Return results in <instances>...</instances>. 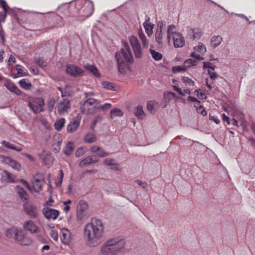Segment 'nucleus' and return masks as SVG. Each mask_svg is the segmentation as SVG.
<instances>
[{
  "mask_svg": "<svg viewBox=\"0 0 255 255\" xmlns=\"http://www.w3.org/2000/svg\"><path fill=\"white\" fill-rule=\"evenodd\" d=\"M3 172L4 173L5 176L7 178V180L9 182H14V177L10 173H9L8 171L4 170L3 171Z\"/></svg>",
  "mask_w": 255,
  "mask_h": 255,
  "instance_id": "50",
  "label": "nucleus"
},
{
  "mask_svg": "<svg viewBox=\"0 0 255 255\" xmlns=\"http://www.w3.org/2000/svg\"><path fill=\"white\" fill-rule=\"evenodd\" d=\"M74 149L73 143L72 142H68L64 149L63 152L67 156H70Z\"/></svg>",
  "mask_w": 255,
  "mask_h": 255,
  "instance_id": "32",
  "label": "nucleus"
},
{
  "mask_svg": "<svg viewBox=\"0 0 255 255\" xmlns=\"http://www.w3.org/2000/svg\"><path fill=\"white\" fill-rule=\"evenodd\" d=\"M18 181L22 184L29 191H31V187L26 180L20 179Z\"/></svg>",
  "mask_w": 255,
  "mask_h": 255,
  "instance_id": "52",
  "label": "nucleus"
},
{
  "mask_svg": "<svg viewBox=\"0 0 255 255\" xmlns=\"http://www.w3.org/2000/svg\"><path fill=\"white\" fill-rule=\"evenodd\" d=\"M0 37L1 39V42L2 44H4L5 39V33L3 29L1 27L0 29Z\"/></svg>",
  "mask_w": 255,
  "mask_h": 255,
  "instance_id": "53",
  "label": "nucleus"
},
{
  "mask_svg": "<svg viewBox=\"0 0 255 255\" xmlns=\"http://www.w3.org/2000/svg\"><path fill=\"white\" fill-rule=\"evenodd\" d=\"M102 85L104 88L105 89L111 90H114V84L108 82L107 81H104L102 82Z\"/></svg>",
  "mask_w": 255,
  "mask_h": 255,
  "instance_id": "47",
  "label": "nucleus"
},
{
  "mask_svg": "<svg viewBox=\"0 0 255 255\" xmlns=\"http://www.w3.org/2000/svg\"><path fill=\"white\" fill-rule=\"evenodd\" d=\"M62 235L60 236L61 242L65 244H68L71 242V234L70 231L65 228L62 229L61 230Z\"/></svg>",
  "mask_w": 255,
  "mask_h": 255,
  "instance_id": "21",
  "label": "nucleus"
},
{
  "mask_svg": "<svg viewBox=\"0 0 255 255\" xmlns=\"http://www.w3.org/2000/svg\"><path fill=\"white\" fill-rule=\"evenodd\" d=\"M198 113L201 114L202 116H205L207 115V112L204 109L203 107H200V108H198L196 109Z\"/></svg>",
  "mask_w": 255,
  "mask_h": 255,
  "instance_id": "59",
  "label": "nucleus"
},
{
  "mask_svg": "<svg viewBox=\"0 0 255 255\" xmlns=\"http://www.w3.org/2000/svg\"><path fill=\"white\" fill-rule=\"evenodd\" d=\"M162 26H158L155 32V40L158 44L162 43Z\"/></svg>",
  "mask_w": 255,
  "mask_h": 255,
  "instance_id": "30",
  "label": "nucleus"
},
{
  "mask_svg": "<svg viewBox=\"0 0 255 255\" xmlns=\"http://www.w3.org/2000/svg\"><path fill=\"white\" fill-rule=\"evenodd\" d=\"M99 162V159H93V158L89 156L83 159L79 163V166L81 167H83L85 166L89 165L92 163H96Z\"/></svg>",
  "mask_w": 255,
  "mask_h": 255,
  "instance_id": "24",
  "label": "nucleus"
},
{
  "mask_svg": "<svg viewBox=\"0 0 255 255\" xmlns=\"http://www.w3.org/2000/svg\"><path fill=\"white\" fill-rule=\"evenodd\" d=\"M66 71L67 74L74 77L82 76L84 72L82 69L74 64H67Z\"/></svg>",
  "mask_w": 255,
  "mask_h": 255,
  "instance_id": "10",
  "label": "nucleus"
},
{
  "mask_svg": "<svg viewBox=\"0 0 255 255\" xmlns=\"http://www.w3.org/2000/svg\"><path fill=\"white\" fill-rule=\"evenodd\" d=\"M182 81L186 85H190V86H194L195 83L191 79H189L186 77H183L182 78Z\"/></svg>",
  "mask_w": 255,
  "mask_h": 255,
  "instance_id": "46",
  "label": "nucleus"
},
{
  "mask_svg": "<svg viewBox=\"0 0 255 255\" xmlns=\"http://www.w3.org/2000/svg\"><path fill=\"white\" fill-rule=\"evenodd\" d=\"M123 115V112L119 109L115 108L111 111V118L113 119L115 117H122Z\"/></svg>",
  "mask_w": 255,
  "mask_h": 255,
  "instance_id": "36",
  "label": "nucleus"
},
{
  "mask_svg": "<svg viewBox=\"0 0 255 255\" xmlns=\"http://www.w3.org/2000/svg\"><path fill=\"white\" fill-rule=\"evenodd\" d=\"M172 39L175 47H182L184 46V38L180 33H175L172 36Z\"/></svg>",
  "mask_w": 255,
  "mask_h": 255,
  "instance_id": "17",
  "label": "nucleus"
},
{
  "mask_svg": "<svg viewBox=\"0 0 255 255\" xmlns=\"http://www.w3.org/2000/svg\"><path fill=\"white\" fill-rule=\"evenodd\" d=\"M191 56L195 58L196 60H198L199 61L203 60L204 59L203 57H201L199 54L196 53L194 52H192L191 53Z\"/></svg>",
  "mask_w": 255,
  "mask_h": 255,
  "instance_id": "55",
  "label": "nucleus"
},
{
  "mask_svg": "<svg viewBox=\"0 0 255 255\" xmlns=\"http://www.w3.org/2000/svg\"><path fill=\"white\" fill-rule=\"evenodd\" d=\"M200 89L195 90L194 91V94L198 97V98L200 99H206V96L203 92H200Z\"/></svg>",
  "mask_w": 255,
  "mask_h": 255,
  "instance_id": "48",
  "label": "nucleus"
},
{
  "mask_svg": "<svg viewBox=\"0 0 255 255\" xmlns=\"http://www.w3.org/2000/svg\"><path fill=\"white\" fill-rule=\"evenodd\" d=\"M30 70L35 75L37 74L39 72L38 69L35 67H31Z\"/></svg>",
  "mask_w": 255,
  "mask_h": 255,
  "instance_id": "64",
  "label": "nucleus"
},
{
  "mask_svg": "<svg viewBox=\"0 0 255 255\" xmlns=\"http://www.w3.org/2000/svg\"><path fill=\"white\" fill-rule=\"evenodd\" d=\"M125 246L124 240L115 237L107 240L100 249L102 255H115L121 251Z\"/></svg>",
  "mask_w": 255,
  "mask_h": 255,
  "instance_id": "3",
  "label": "nucleus"
},
{
  "mask_svg": "<svg viewBox=\"0 0 255 255\" xmlns=\"http://www.w3.org/2000/svg\"><path fill=\"white\" fill-rule=\"evenodd\" d=\"M84 67L88 71L92 73L96 77H100V74L98 69L94 65L86 64L84 65Z\"/></svg>",
  "mask_w": 255,
  "mask_h": 255,
  "instance_id": "28",
  "label": "nucleus"
},
{
  "mask_svg": "<svg viewBox=\"0 0 255 255\" xmlns=\"http://www.w3.org/2000/svg\"><path fill=\"white\" fill-rule=\"evenodd\" d=\"M50 237L54 240L57 241L58 239V234L57 231L51 230L50 232Z\"/></svg>",
  "mask_w": 255,
  "mask_h": 255,
  "instance_id": "51",
  "label": "nucleus"
},
{
  "mask_svg": "<svg viewBox=\"0 0 255 255\" xmlns=\"http://www.w3.org/2000/svg\"><path fill=\"white\" fill-rule=\"evenodd\" d=\"M186 70L184 65L183 66H178L172 67V71L173 73H177L180 72H184Z\"/></svg>",
  "mask_w": 255,
  "mask_h": 255,
  "instance_id": "45",
  "label": "nucleus"
},
{
  "mask_svg": "<svg viewBox=\"0 0 255 255\" xmlns=\"http://www.w3.org/2000/svg\"><path fill=\"white\" fill-rule=\"evenodd\" d=\"M19 229L16 227H13L6 230L5 236L8 238L15 239V236L18 233Z\"/></svg>",
  "mask_w": 255,
  "mask_h": 255,
  "instance_id": "25",
  "label": "nucleus"
},
{
  "mask_svg": "<svg viewBox=\"0 0 255 255\" xmlns=\"http://www.w3.org/2000/svg\"><path fill=\"white\" fill-rule=\"evenodd\" d=\"M138 37L141 41L142 44V48H147L148 47V41L141 27L138 29Z\"/></svg>",
  "mask_w": 255,
  "mask_h": 255,
  "instance_id": "26",
  "label": "nucleus"
},
{
  "mask_svg": "<svg viewBox=\"0 0 255 255\" xmlns=\"http://www.w3.org/2000/svg\"><path fill=\"white\" fill-rule=\"evenodd\" d=\"M102 120V117L99 116L96 117V118H95V119L94 120V121H93V122L92 124V126H91L92 128H93L95 126L96 124L98 122L101 121Z\"/></svg>",
  "mask_w": 255,
  "mask_h": 255,
  "instance_id": "58",
  "label": "nucleus"
},
{
  "mask_svg": "<svg viewBox=\"0 0 255 255\" xmlns=\"http://www.w3.org/2000/svg\"><path fill=\"white\" fill-rule=\"evenodd\" d=\"M23 228L25 231L29 232L31 234H37L40 232V229L34 224L32 220L25 221L23 224Z\"/></svg>",
  "mask_w": 255,
  "mask_h": 255,
  "instance_id": "13",
  "label": "nucleus"
},
{
  "mask_svg": "<svg viewBox=\"0 0 255 255\" xmlns=\"http://www.w3.org/2000/svg\"><path fill=\"white\" fill-rule=\"evenodd\" d=\"M6 89L12 93L18 96H24L25 95L21 90L10 80H7L4 84Z\"/></svg>",
  "mask_w": 255,
  "mask_h": 255,
  "instance_id": "14",
  "label": "nucleus"
},
{
  "mask_svg": "<svg viewBox=\"0 0 255 255\" xmlns=\"http://www.w3.org/2000/svg\"><path fill=\"white\" fill-rule=\"evenodd\" d=\"M208 73L210 75V77L211 79H215L217 77V74L214 72L210 71L209 70H208Z\"/></svg>",
  "mask_w": 255,
  "mask_h": 255,
  "instance_id": "61",
  "label": "nucleus"
},
{
  "mask_svg": "<svg viewBox=\"0 0 255 255\" xmlns=\"http://www.w3.org/2000/svg\"><path fill=\"white\" fill-rule=\"evenodd\" d=\"M65 123V120L64 118L56 120L54 123L55 128L58 131L61 130L64 127Z\"/></svg>",
  "mask_w": 255,
  "mask_h": 255,
  "instance_id": "33",
  "label": "nucleus"
},
{
  "mask_svg": "<svg viewBox=\"0 0 255 255\" xmlns=\"http://www.w3.org/2000/svg\"><path fill=\"white\" fill-rule=\"evenodd\" d=\"M0 159L3 163L8 165L13 169L19 171L21 169V164L9 156L0 155Z\"/></svg>",
  "mask_w": 255,
  "mask_h": 255,
  "instance_id": "8",
  "label": "nucleus"
},
{
  "mask_svg": "<svg viewBox=\"0 0 255 255\" xmlns=\"http://www.w3.org/2000/svg\"><path fill=\"white\" fill-rule=\"evenodd\" d=\"M112 107V105L111 104L109 103H106L103 106L101 107H98L99 109L100 108L102 110L105 111L110 109Z\"/></svg>",
  "mask_w": 255,
  "mask_h": 255,
  "instance_id": "57",
  "label": "nucleus"
},
{
  "mask_svg": "<svg viewBox=\"0 0 255 255\" xmlns=\"http://www.w3.org/2000/svg\"><path fill=\"white\" fill-rule=\"evenodd\" d=\"M16 193L18 195L20 200L25 204L29 202V196L27 192L21 187L17 185L15 187Z\"/></svg>",
  "mask_w": 255,
  "mask_h": 255,
  "instance_id": "16",
  "label": "nucleus"
},
{
  "mask_svg": "<svg viewBox=\"0 0 255 255\" xmlns=\"http://www.w3.org/2000/svg\"><path fill=\"white\" fill-rule=\"evenodd\" d=\"M31 182L34 191L36 193H39L42 188L44 181L42 179L37 178L35 175L33 176Z\"/></svg>",
  "mask_w": 255,
  "mask_h": 255,
  "instance_id": "19",
  "label": "nucleus"
},
{
  "mask_svg": "<svg viewBox=\"0 0 255 255\" xmlns=\"http://www.w3.org/2000/svg\"><path fill=\"white\" fill-rule=\"evenodd\" d=\"M88 208V204L85 201H79L77 207V218L78 220H82L86 216Z\"/></svg>",
  "mask_w": 255,
  "mask_h": 255,
  "instance_id": "11",
  "label": "nucleus"
},
{
  "mask_svg": "<svg viewBox=\"0 0 255 255\" xmlns=\"http://www.w3.org/2000/svg\"><path fill=\"white\" fill-rule=\"evenodd\" d=\"M192 36L191 38L192 40L199 39L201 37L202 33L200 30L199 29H191Z\"/></svg>",
  "mask_w": 255,
  "mask_h": 255,
  "instance_id": "38",
  "label": "nucleus"
},
{
  "mask_svg": "<svg viewBox=\"0 0 255 255\" xmlns=\"http://www.w3.org/2000/svg\"><path fill=\"white\" fill-rule=\"evenodd\" d=\"M136 183L141 186L143 188H145L147 187V183L145 182H141L140 180H136Z\"/></svg>",
  "mask_w": 255,
  "mask_h": 255,
  "instance_id": "62",
  "label": "nucleus"
},
{
  "mask_svg": "<svg viewBox=\"0 0 255 255\" xmlns=\"http://www.w3.org/2000/svg\"><path fill=\"white\" fill-rule=\"evenodd\" d=\"M184 65L186 68L190 67L191 66H196L197 65V62L195 60H193L192 59H188L186 60L184 62Z\"/></svg>",
  "mask_w": 255,
  "mask_h": 255,
  "instance_id": "41",
  "label": "nucleus"
},
{
  "mask_svg": "<svg viewBox=\"0 0 255 255\" xmlns=\"http://www.w3.org/2000/svg\"><path fill=\"white\" fill-rule=\"evenodd\" d=\"M115 57L118 65L119 72L122 74L125 73V68L128 66L129 63L133 62V57L131 51L128 43H125L124 47L121 48L120 51L116 53Z\"/></svg>",
  "mask_w": 255,
  "mask_h": 255,
  "instance_id": "2",
  "label": "nucleus"
},
{
  "mask_svg": "<svg viewBox=\"0 0 255 255\" xmlns=\"http://www.w3.org/2000/svg\"><path fill=\"white\" fill-rule=\"evenodd\" d=\"M96 140V136L93 133H88L85 137V141L87 143H92Z\"/></svg>",
  "mask_w": 255,
  "mask_h": 255,
  "instance_id": "39",
  "label": "nucleus"
},
{
  "mask_svg": "<svg viewBox=\"0 0 255 255\" xmlns=\"http://www.w3.org/2000/svg\"><path fill=\"white\" fill-rule=\"evenodd\" d=\"M56 103V100L52 98L50 99L48 102L47 104V110L50 113L52 111L53 109L55 107V104Z\"/></svg>",
  "mask_w": 255,
  "mask_h": 255,
  "instance_id": "40",
  "label": "nucleus"
},
{
  "mask_svg": "<svg viewBox=\"0 0 255 255\" xmlns=\"http://www.w3.org/2000/svg\"><path fill=\"white\" fill-rule=\"evenodd\" d=\"M1 144L7 148L15 150L17 151H21L22 150V148L21 146H16L9 142H7L5 140H2L1 141Z\"/></svg>",
  "mask_w": 255,
  "mask_h": 255,
  "instance_id": "29",
  "label": "nucleus"
},
{
  "mask_svg": "<svg viewBox=\"0 0 255 255\" xmlns=\"http://www.w3.org/2000/svg\"><path fill=\"white\" fill-rule=\"evenodd\" d=\"M0 4L3 8V10L7 8H9L6 1L4 0H0Z\"/></svg>",
  "mask_w": 255,
  "mask_h": 255,
  "instance_id": "63",
  "label": "nucleus"
},
{
  "mask_svg": "<svg viewBox=\"0 0 255 255\" xmlns=\"http://www.w3.org/2000/svg\"><path fill=\"white\" fill-rule=\"evenodd\" d=\"M176 27L173 24H171L168 26L167 30V39L168 41V42H170V39L172 36H173V35L177 33V32L175 31Z\"/></svg>",
  "mask_w": 255,
  "mask_h": 255,
  "instance_id": "31",
  "label": "nucleus"
},
{
  "mask_svg": "<svg viewBox=\"0 0 255 255\" xmlns=\"http://www.w3.org/2000/svg\"><path fill=\"white\" fill-rule=\"evenodd\" d=\"M44 101L41 97L30 98L27 104L30 110L35 115L44 111Z\"/></svg>",
  "mask_w": 255,
  "mask_h": 255,
  "instance_id": "5",
  "label": "nucleus"
},
{
  "mask_svg": "<svg viewBox=\"0 0 255 255\" xmlns=\"http://www.w3.org/2000/svg\"><path fill=\"white\" fill-rule=\"evenodd\" d=\"M209 119L210 120L214 121L217 124H219L220 122V120L217 117L211 116L210 114L209 115Z\"/></svg>",
  "mask_w": 255,
  "mask_h": 255,
  "instance_id": "60",
  "label": "nucleus"
},
{
  "mask_svg": "<svg viewBox=\"0 0 255 255\" xmlns=\"http://www.w3.org/2000/svg\"><path fill=\"white\" fill-rule=\"evenodd\" d=\"M84 238L90 247H95L101 244L104 239V226L102 221L97 218H92L87 224L83 231Z\"/></svg>",
  "mask_w": 255,
  "mask_h": 255,
  "instance_id": "1",
  "label": "nucleus"
},
{
  "mask_svg": "<svg viewBox=\"0 0 255 255\" xmlns=\"http://www.w3.org/2000/svg\"><path fill=\"white\" fill-rule=\"evenodd\" d=\"M94 10V3L90 0H85L80 10L81 15L86 17L91 16Z\"/></svg>",
  "mask_w": 255,
  "mask_h": 255,
  "instance_id": "9",
  "label": "nucleus"
},
{
  "mask_svg": "<svg viewBox=\"0 0 255 255\" xmlns=\"http://www.w3.org/2000/svg\"><path fill=\"white\" fill-rule=\"evenodd\" d=\"M134 113L136 117L141 119H143L145 116L141 106H138L135 108Z\"/></svg>",
  "mask_w": 255,
  "mask_h": 255,
  "instance_id": "35",
  "label": "nucleus"
},
{
  "mask_svg": "<svg viewBox=\"0 0 255 255\" xmlns=\"http://www.w3.org/2000/svg\"><path fill=\"white\" fill-rule=\"evenodd\" d=\"M100 102L93 98L86 99L81 106V112L86 115H93L99 109L98 105Z\"/></svg>",
  "mask_w": 255,
  "mask_h": 255,
  "instance_id": "4",
  "label": "nucleus"
},
{
  "mask_svg": "<svg viewBox=\"0 0 255 255\" xmlns=\"http://www.w3.org/2000/svg\"><path fill=\"white\" fill-rule=\"evenodd\" d=\"M223 40L222 37L220 35H214L212 37L210 41L211 46L216 48L220 45Z\"/></svg>",
  "mask_w": 255,
  "mask_h": 255,
  "instance_id": "27",
  "label": "nucleus"
},
{
  "mask_svg": "<svg viewBox=\"0 0 255 255\" xmlns=\"http://www.w3.org/2000/svg\"><path fill=\"white\" fill-rule=\"evenodd\" d=\"M80 124V119L78 117L73 118L67 127V130L69 133H72L76 130Z\"/></svg>",
  "mask_w": 255,
  "mask_h": 255,
  "instance_id": "20",
  "label": "nucleus"
},
{
  "mask_svg": "<svg viewBox=\"0 0 255 255\" xmlns=\"http://www.w3.org/2000/svg\"><path fill=\"white\" fill-rule=\"evenodd\" d=\"M146 108L148 111L151 113H153L154 111L153 103L151 102H148L147 103Z\"/></svg>",
  "mask_w": 255,
  "mask_h": 255,
  "instance_id": "54",
  "label": "nucleus"
},
{
  "mask_svg": "<svg viewBox=\"0 0 255 255\" xmlns=\"http://www.w3.org/2000/svg\"><path fill=\"white\" fill-rule=\"evenodd\" d=\"M34 61L37 65L42 68L45 67L47 66V62L40 57H35Z\"/></svg>",
  "mask_w": 255,
  "mask_h": 255,
  "instance_id": "37",
  "label": "nucleus"
},
{
  "mask_svg": "<svg viewBox=\"0 0 255 255\" xmlns=\"http://www.w3.org/2000/svg\"><path fill=\"white\" fill-rule=\"evenodd\" d=\"M90 151L92 153H97L100 157H104L110 155L108 152H105L103 149L96 145H93L90 148Z\"/></svg>",
  "mask_w": 255,
  "mask_h": 255,
  "instance_id": "22",
  "label": "nucleus"
},
{
  "mask_svg": "<svg viewBox=\"0 0 255 255\" xmlns=\"http://www.w3.org/2000/svg\"><path fill=\"white\" fill-rule=\"evenodd\" d=\"M150 18L146 16V20L143 25L145 28V32L148 36H150L153 33V28L154 25L151 24L149 22Z\"/></svg>",
  "mask_w": 255,
  "mask_h": 255,
  "instance_id": "23",
  "label": "nucleus"
},
{
  "mask_svg": "<svg viewBox=\"0 0 255 255\" xmlns=\"http://www.w3.org/2000/svg\"><path fill=\"white\" fill-rule=\"evenodd\" d=\"M194 49L199 52H205L206 51L205 45L201 42H199L198 46L194 47Z\"/></svg>",
  "mask_w": 255,
  "mask_h": 255,
  "instance_id": "44",
  "label": "nucleus"
},
{
  "mask_svg": "<svg viewBox=\"0 0 255 255\" xmlns=\"http://www.w3.org/2000/svg\"><path fill=\"white\" fill-rule=\"evenodd\" d=\"M14 240L22 246H29L32 243V240L27 237L22 229H19Z\"/></svg>",
  "mask_w": 255,
  "mask_h": 255,
  "instance_id": "7",
  "label": "nucleus"
},
{
  "mask_svg": "<svg viewBox=\"0 0 255 255\" xmlns=\"http://www.w3.org/2000/svg\"><path fill=\"white\" fill-rule=\"evenodd\" d=\"M18 84L21 88L25 90L30 89L32 86L31 83L27 82L25 79L20 80Z\"/></svg>",
  "mask_w": 255,
  "mask_h": 255,
  "instance_id": "34",
  "label": "nucleus"
},
{
  "mask_svg": "<svg viewBox=\"0 0 255 255\" xmlns=\"http://www.w3.org/2000/svg\"><path fill=\"white\" fill-rule=\"evenodd\" d=\"M23 209L25 213L32 218L37 217V208L32 205L24 203Z\"/></svg>",
  "mask_w": 255,
  "mask_h": 255,
  "instance_id": "18",
  "label": "nucleus"
},
{
  "mask_svg": "<svg viewBox=\"0 0 255 255\" xmlns=\"http://www.w3.org/2000/svg\"><path fill=\"white\" fill-rule=\"evenodd\" d=\"M70 108L71 103L70 101L67 98H64L59 102L57 106V111L59 115H64L68 113Z\"/></svg>",
  "mask_w": 255,
  "mask_h": 255,
  "instance_id": "12",
  "label": "nucleus"
},
{
  "mask_svg": "<svg viewBox=\"0 0 255 255\" xmlns=\"http://www.w3.org/2000/svg\"><path fill=\"white\" fill-rule=\"evenodd\" d=\"M114 160L113 159L106 158L104 161V164L106 165L109 166L114 165Z\"/></svg>",
  "mask_w": 255,
  "mask_h": 255,
  "instance_id": "56",
  "label": "nucleus"
},
{
  "mask_svg": "<svg viewBox=\"0 0 255 255\" xmlns=\"http://www.w3.org/2000/svg\"><path fill=\"white\" fill-rule=\"evenodd\" d=\"M84 153H85L84 149L82 147H80L77 149V150L75 152V156L77 157H80V156H82L83 155H84Z\"/></svg>",
  "mask_w": 255,
  "mask_h": 255,
  "instance_id": "49",
  "label": "nucleus"
},
{
  "mask_svg": "<svg viewBox=\"0 0 255 255\" xmlns=\"http://www.w3.org/2000/svg\"><path fill=\"white\" fill-rule=\"evenodd\" d=\"M42 213L44 217L48 220H55L58 217L59 213L58 210L48 208H44L42 210Z\"/></svg>",
  "mask_w": 255,
  "mask_h": 255,
  "instance_id": "15",
  "label": "nucleus"
},
{
  "mask_svg": "<svg viewBox=\"0 0 255 255\" xmlns=\"http://www.w3.org/2000/svg\"><path fill=\"white\" fill-rule=\"evenodd\" d=\"M129 41L133 51L135 57L137 58L142 55V48L138 38L133 35L129 36Z\"/></svg>",
  "mask_w": 255,
  "mask_h": 255,
  "instance_id": "6",
  "label": "nucleus"
},
{
  "mask_svg": "<svg viewBox=\"0 0 255 255\" xmlns=\"http://www.w3.org/2000/svg\"><path fill=\"white\" fill-rule=\"evenodd\" d=\"M16 70L18 73H20L21 76H26L28 75V72L21 65H16Z\"/></svg>",
  "mask_w": 255,
  "mask_h": 255,
  "instance_id": "43",
  "label": "nucleus"
},
{
  "mask_svg": "<svg viewBox=\"0 0 255 255\" xmlns=\"http://www.w3.org/2000/svg\"><path fill=\"white\" fill-rule=\"evenodd\" d=\"M150 53L151 55H152V58L156 61L160 60L162 59V54L158 52H156L154 50L150 49Z\"/></svg>",
  "mask_w": 255,
  "mask_h": 255,
  "instance_id": "42",
  "label": "nucleus"
}]
</instances>
